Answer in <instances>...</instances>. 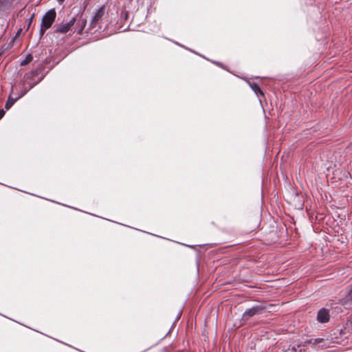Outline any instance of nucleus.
Listing matches in <instances>:
<instances>
[{
	"label": "nucleus",
	"mask_w": 352,
	"mask_h": 352,
	"mask_svg": "<svg viewBox=\"0 0 352 352\" xmlns=\"http://www.w3.org/2000/svg\"><path fill=\"white\" fill-rule=\"evenodd\" d=\"M56 14L54 9L50 10L45 13L42 19L40 29V34L43 36L45 31L49 29L54 23Z\"/></svg>",
	"instance_id": "f257e3e1"
},
{
	"label": "nucleus",
	"mask_w": 352,
	"mask_h": 352,
	"mask_svg": "<svg viewBox=\"0 0 352 352\" xmlns=\"http://www.w3.org/2000/svg\"><path fill=\"white\" fill-rule=\"evenodd\" d=\"M264 310L265 307L261 305H254L245 311V312L243 314V319L245 320H248L249 318L254 316L263 314Z\"/></svg>",
	"instance_id": "f03ea898"
},
{
	"label": "nucleus",
	"mask_w": 352,
	"mask_h": 352,
	"mask_svg": "<svg viewBox=\"0 0 352 352\" xmlns=\"http://www.w3.org/2000/svg\"><path fill=\"white\" fill-rule=\"evenodd\" d=\"M105 14V8L104 7H100L95 13L93 16L91 22H90V28H96L100 23L102 21Z\"/></svg>",
	"instance_id": "7ed1b4c3"
},
{
	"label": "nucleus",
	"mask_w": 352,
	"mask_h": 352,
	"mask_svg": "<svg viewBox=\"0 0 352 352\" xmlns=\"http://www.w3.org/2000/svg\"><path fill=\"white\" fill-rule=\"evenodd\" d=\"M76 19L75 17L72 18L68 22L63 23L56 27V32L58 33H67L70 28L75 24Z\"/></svg>",
	"instance_id": "20e7f679"
},
{
	"label": "nucleus",
	"mask_w": 352,
	"mask_h": 352,
	"mask_svg": "<svg viewBox=\"0 0 352 352\" xmlns=\"http://www.w3.org/2000/svg\"><path fill=\"white\" fill-rule=\"evenodd\" d=\"M340 302L347 309L352 307V285L348 288L345 296L340 300Z\"/></svg>",
	"instance_id": "39448f33"
},
{
	"label": "nucleus",
	"mask_w": 352,
	"mask_h": 352,
	"mask_svg": "<svg viewBox=\"0 0 352 352\" xmlns=\"http://www.w3.org/2000/svg\"><path fill=\"white\" fill-rule=\"evenodd\" d=\"M330 315L328 309L325 308L320 309L317 314V320L320 323H325L329 320Z\"/></svg>",
	"instance_id": "423d86ee"
},
{
	"label": "nucleus",
	"mask_w": 352,
	"mask_h": 352,
	"mask_svg": "<svg viewBox=\"0 0 352 352\" xmlns=\"http://www.w3.org/2000/svg\"><path fill=\"white\" fill-rule=\"evenodd\" d=\"M28 90L23 91L19 96H18L16 98H12L11 96H9L8 101L6 102L5 104V109L6 110H8L14 104V102L21 97L24 96L27 93Z\"/></svg>",
	"instance_id": "0eeeda50"
},
{
	"label": "nucleus",
	"mask_w": 352,
	"mask_h": 352,
	"mask_svg": "<svg viewBox=\"0 0 352 352\" xmlns=\"http://www.w3.org/2000/svg\"><path fill=\"white\" fill-rule=\"evenodd\" d=\"M87 23V20L83 18L82 16L79 17V19L76 21V31L78 34H81L83 29L85 28Z\"/></svg>",
	"instance_id": "6e6552de"
},
{
	"label": "nucleus",
	"mask_w": 352,
	"mask_h": 352,
	"mask_svg": "<svg viewBox=\"0 0 352 352\" xmlns=\"http://www.w3.org/2000/svg\"><path fill=\"white\" fill-rule=\"evenodd\" d=\"M324 340L322 339V338H316V339H311V340H308L307 341L305 342V344L303 346H305V344H312V346H314V348L315 349H318V348H323V345H321L320 346H317L319 344L323 342Z\"/></svg>",
	"instance_id": "1a4fd4ad"
},
{
	"label": "nucleus",
	"mask_w": 352,
	"mask_h": 352,
	"mask_svg": "<svg viewBox=\"0 0 352 352\" xmlns=\"http://www.w3.org/2000/svg\"><path fill=\"white\" fill-rule=\"evenodd\" d=\"M250 86L256 95H258V94L262 95V96L263 95V91L261 90L260 87H258V85L257 84L251 83V84H250Z\"/></svg>",
	"instance_id": "9d476101"
},
{
	"label": "nucleus",
	"mask_w": 352,
	"mask_h": 352,
	"mask_svg": "<svg viewBox=\"0 0 352 352\" xmlns=\"http://www.w3.org/2000/svg\"><path fill=\"white\" fill-rule=\"evenodd\" d=\"M302 345L301 344H299V345H297V346H293L292 348V352H302V349H300L299 351H298L297 348H299Z\"/></svg>",
	"instance_id": "9b49d317"
},
{
	"label": "nucleus",
	"mask_w": 352,
	"mask_h": 352,
	"mask_svg": "<svg viewBox=\"0 0 352 352\" xmlns=\"http://www.w3.org/2000/svg\"><path fill=\"white\" fill-rule=\"evenodd\" d=\"M4 114H5V111L3 109H1L0 110V119H1L3 118Z\"/></svg>",
	"instance_id": "f8f14e48"
},
{
	"label": "nucleus",
	"mask_w": 352,
	"mask_h": 352,
	"mask_svg": "<svg viewBox=\"0 0 352 352\" xmlns=\"http://www.w3.org/2000/svg\"><path fill=\"white\" fill-rule=\"evenodd\" d=\"M30 60H31V58L30 59H28V58H27L25 60H23L22 63H21V65H23V64H25L27 63L28 62L30 61Z\"/></svg>",
	"instance_id": "ddd939ff"
},
{
	"label": "nucleus",
	"mask_w": 352,
	"mask_h": 352,
	"mask_svg": "<svg viewBox=\"0 0 352 352\" xmlns=\"http://www.w3.org/2000/svg\"><path fill=\"white\" fill-rule=\"evenodd\" d=\"M64 1H65V0H58V1L60 3H63Z\"/></svg>",
	"instance_id": "4468645a"
},
{
	"label": "nucleus",
	"mask_w": 352,
	"mask_h": 352,
	"mask_svg": "<svg viewBox=\"0 0 352 352\" xmlns=\"http://www.w3.org/2000/svg\"><path fill=\"white\" fill-rule=\"evenodd\" d=\"M33 16L34 15H32V16L30 17V22L32 21V19H33Z\"/></svg>",
	"instance_id": "2eb2a0df"
}]
</instances>
